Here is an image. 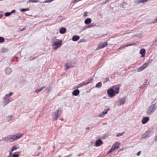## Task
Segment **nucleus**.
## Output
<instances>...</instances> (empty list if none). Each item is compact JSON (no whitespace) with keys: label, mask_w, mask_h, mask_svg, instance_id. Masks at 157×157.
I'll return each mask as SVG.
<instances>
[{"label":"nucleus","mask_w":157,"mask_h":157,"mask_svg":"<svg viewBox=\"0 0 157 157\" xmlns=\"http://www.w3.org/2000/svg\"><path fill=\"white\" fill-rule=\"evenodd\" d=\"M23 135L21 133H18L14 135L9 136L3 138V140L6 142H12L20 138Z\"/></svg>","instance_id":"f257e3e1"},{"label":"nucleus","mask_w":157,"mask_h":157,"mask_svg":"<svg viewBox=\"0 0 157 157\" xmlns=\"http://www.w3.org/2000/svg\"><path fill=\"white\" fill-rule=\"evenodd\" d=\"M13 93L11 92L8 94H6L4 97V100L3 102V106H5L9 103L12 101L11 96L13 95Z\"/></svg>","instance_id":"f03ea898"},{"label":"nucleus","mask_w":157,"mask_h":157,"mask_svg":"<svg viewBox=\"0 0 157 157\" xmlns=\"http://www.w3.org/2000/svg\"><path fill=\"white\" fill-rule=\"evenodd\" d=\"M157 106L156 105L155 103L150 105L147 109L146 113L148 115H151L155 111Z\"/></svg>","instance_id":"7ed1b4c3"},{"label":"nucleus","mask_w":157,"mask_h":157,"mask_svg":"<svg viewBox=\"0 0 157 157\" xmlns=\"http://www.w3.org/2000/svg\"><path fill=\"white\" fill-rule=\"evenodd\" d=\"M62 44V40H59L58 39L54 40L53 41L52 43L53 46H55L53 47L54 49H57L59 47H60Z\"/></svg>","instance_id":"20e7f679"},{"label":"nucleus","mask_w":157,"mask_h":157,"mask_svg":"<svg viewBox=\"0 0 157 157\" xmlns=\"http://www.w3.org/2000/svg\"><path fill=\"white\" fill-rule=\"evenodd\" d=\"M62 112V110L60 108H58L52 115L53 119L55 120H57L59 116L61 114Z\"/></svg>","instance_id":"39448f33"},{"label":"nucleus","mask_w":157,"mask_h":157,"mask_svg":"<svg viewBox=\"0 0 157 157\" xmlns=\"http://www.w3.org/2000/svg\"><path fill=\"white\" fill-rule=\"evenodd\" d=\"M152 61V60H149L147 63H144V64L141 65L140 67L137 70V72H139L143 70Z\"/></svg>","instance_id":"423d86ee"},{"label":"nucleus","mask_w":157,"mask_h":157,"mask_svg":"<svg viewBox=\"0 0 157 157\" xmlns=\"http://www.w3.org/2000/svg\"><path fill=\"white\" fill-rule=\"evenodd\" d=\"M107 93L110 98H113L115 95V92L113 88L109 89L107 90Z\"/></svg>","instance_id":"0eeeda50"},{"label":"nucleus","mask_w":157,"mask_h":157,"mask_svg":"<svg viewBox=\"0 0 157 157\" xmlns=\"http://www.w3.org/2000/svg\"><path fill=\"white\" fill-rule=\"evenodd\" d=\"M107 45V41L105 42L100 43L97 48L96 50H98L99 49L103 48L105 47Z\"/></svg>","instance_id":"6e6552de"},{"label":"nucleus","mask_w":157,"mask_h":157,"mask_svg":"<svg viewBox=\"0 0 157 157\" xmlns=\"http://www.w3.org/2000/svg\"><path fill=\"white\" fill-rule=\"evenodd\" d=\"M121 86V85L119 84L113 86L112 88L114 90L115 94H118L119 93L120 87Z\"/></svg>","instance_id":"1a4fd4ad"},{"label":"nucleus","mask_w":157,"mask_h":157,"mask_svg":"<svg viewBox=\"0 0 157 157\" xmlns=\"http://www.w3.org/2000/svg\"><path fill=\"white\" fill-rule=\"evenodd\" d=\"M125 98H121V100H118V101H117L116 103V104L118 106H120L122 104H124L125 103Z\"/></svg>","instance_id":"9d476101"},{"label":"nucleus","mask_w":157,"mask_h":157,"mask_svg":"<svg viewBox=\"0 0 157 157\" xmlns=\"http://www.w3.org/2000/svg\"><path fill=\"white\" fill-rule=\"evenodd\" d=\"M65 70H67L69 68L73 67V66L71 65V63L70 61H68L67 63H65L64 65Z\"/></svg>","instance_id":"9b49d317"},{"label":"nucleus","mask_w":157,"mask_h":157,"mask_svg":"<svg viewBox=\"0 0 157 157\" xmlns=\"http://www.w3.org/2000/svg\"><path fill=\"white\" fill-rule=\"evenodd\" d=\"M103 143L102 141L100 139L96 141L95 143V146L98 147L100 146Z\"/></svg>","instance_id":"f8f14e48"},{"label":"nucleus","mask_w":157,"mask_h":157,"mask_svg":"<svg viewBox=\"0 0 157 157\" xmlns=\"http://www.w3.org/2000/svg\"><path fill=\"white\" fill-rule=\"evenodd\" d=\"M120 144V143L118 142H116L113 145L112 147H113V148H114L115 150L116 149L119 148V146Z\"/></svg>","instance_id":"ddd939ff"},{"label":"nucleus","mask_w":157,"mask_h":157,"mask_svg":"<svg viewBox=\"0 0 157 157\" xmlns=\"http://www.w3.org/2000/svg\"><path fill=\"white\" fill-rule=\"evenodd\" d=\"M149 120V118L148 117H144L142 120V123L143 124H144L147 123Z\"/></svg>","instance_id":"4468645a"},{"label":"nucleus","mask_w":157,"mask_h":157,"mask_svg":"<svg viewBox=\"0 0 157 157\" xmlns=\"http://www.w3.org/2000/svg\"><path fill=\"white\" fill-rule=\"evenodd\" d=\"M149 0H137L135 1V3L136 4H139L140 3H144L148 1Z\"/></svg>","instance_id":"2eb2a0df"},{"label":"nucleus","mask_w":157,"mask_h":157,"mask_svg":"<svg viewBox=\"0 0 157 157\" xmlns=\"http://www.w3.org/2000/svg\"><path fill=\"white\" fill-rule=\"evenodd\" d=\"M79 90L78 89H76L73 91L72 94L73 95L76 96L79 94Z\"/></svg>","instance_id":"dca6fc26"},{"label":"nucleus","mask_w":157,"mask_h":157,"mask_svg":"<svg viewBox=\"0 0 157 157\" xmlns=\"http://www.w3.org/2000/svg\"><path fill=\"white\" fill-rule=\"evenodd\" d=\"M140 53L141 54V57H143L144 56L145 54V50L144 48L141 49L140 51Z\"/></svg>","instance_id":"f3484780"},{"label":"nucleus","mask_w":157,"mask_h":157,"mask_svg":"<svg viewBox=\"0 0 157 157\" xmlns=\"http://www.w3.org/2000/svg\"><path fill=\"white\" fill-rule=\"evenodd\" d=\"M66 29L64 27L61 28L59 31V32L61 34H64L66 32Z\"/></svg>","instance_id":"a211bd4d"},{"label":"nucleus","mask_w":157,"mask_h":157,"mask_svg":"<svg viewBox=\"0 0 157 157\" xmlns=\"http://www.w3.org/2000/svg\"><path fill=\"white\" fill-rule=\"evenodd\" d=\"M79 38V36H74L73 37L72 40L74 41H76L78 40Z\"/></svg>","instance_id":"6ab92c4d"},{"label":"nucleus","mask_w":157,"mask_h":157,"mask_svg":"<svg viewBox=\"0 0 157 157\" xmlns=\"http://www.w3.org/2000/svg\"><path fill=\"white\" fill-rule=\"evenodd\" d=\"M11 72V69L10 68H7L5 70V72L7 74H10Z\"/></svg>","instance_id":"aec40b11"},{"label":"nucleus","mask_w":157,"mask_h":157,"mask_svg":"<svg viewBox=\"0 0 157 157\" xmlns=\"http://www.w3.org/2000/svg\"><path fill=\"white\" fill-rule=\"evenodd\" d=\"M91 22V19L90 18H89L86 19L84 22L85 24L88 25Z\"/></svg>","instance_id":"412c9836"},{"label":"nucleus","mask_w":157,"mask_h":157,"mask_svg":"<svg viewBox=\"0 0 157 157\" xmlns=\"http://www.w3.org/2000/svg\"><path fill=\"white\" fill-rule=\"evenodd\" d=\"M93 80V79L92 78H90L89 79L87 82H84L85 84L86 85L90 83Z\"/></svg>","instance_id":"4be33fe9"},{"label":"nucleus","mask_w":157,"mask_h":157,"mask_svg":"<svg viewBox=\"0 0 157 157\" xmlns=\"http://www.w3.org/2000/svg\"><path fill=\"white\" fill-rule=\"evenodd\" d=\"M150 136V134L149 133L147 134H145L144 136L143 137H141V139H145L147 138H149Z\"/></svg>","instance_id":"5701e85b"},{"label":"nucleus","mask_w":157,"mask_h":157,"mask_svg":"<svg viewBox=\"0 0 157 157\" xmlns=\"http://www.w3.org/2000/svg\"><path fill=\"white\" fill-rule=\"evenodd\" d=\"M102 84L101 82H98L96 85L95 87L97 88H100Z\"/></svg>","instance_id":"b1692460"},{"label":"nucleus","mask_w":157,"mask_h":157,"mask_svg":"<svg viewBox=\"0 0 157 157\" xmlns=\"http://www.w3.org/2000/svg\"><path fill=\"white\" fill-rule=\"evenodd\" d=\"M44 88V87H43L39 89H36L35 90V92L36 93H38L39 92H40Z\"/></svg>","instance_id":"393cba45"},{"label":"nucleus","mask_w":157,"mask_h":157,"mask_svg":"<svg viewBox=\"0 0 157 157\" xmlns=\"http://www.w3.org/2000/svg\"><path fill=\"white\" fill-rule=\"evenodd\" d=\"M84 85H86V84H85L84 82H83L82 83H80L79 84H78L77 88L81 87Z\"/></svg>","instance_id":"a878e982"},{"label":"nucleus","mask_w":157,"mask_h":157,"mask_svg":"<svg viewBox=\"0 0 157 157\" xmlns=\"http://www.w3.org/2000/svg\"><path fill=\"white\" fill-rule=\"evenodd\" d=\"M39 2V1L38 0H29L28 1H27V3H28L29 2Z\"/></svg>","instance_id":"bb28decb"},{"label":"nucleus","mask_w":157,"mask_h":157,"mask_svg":"<svg viewBox=\"0 0 157 157\" xmlns=\"http://www.w3.org/2000/svg\"><path fill=\"white\" fill-rule=\"evenodd\" d=\"M109 110V109H105L104 111L102 112V113L105 115L106 114L108 111Z\"/></svg>","instance_id":"cd10ccee"},{"label":"nucleus","mask_w":157,"mask_h":157,"mask_svg":"<svg viewBox=\"0 0 157 157\" xmlns=\"http://www.w3.org/2000/svg\"><path fill=\"white\" fill-rule=\"evenodd\" d=\"M114 150H115L114 148H113V147H111V148L109 150V151L108 153L107 154H108L109 153L112 152V151H113Z\"/></svg>","instance_id":"c85d7f7f"},{"label":"nucleus","mask_w":157,"mask_h":157,"mask_svg":"<svg viewBox=\"0 0 157 157\" xmlns=\"http://www.w3.org/2000/svg\"><path fill=\"white\" fill-rule=\"evenodd\" d=\"M17 147L15 146H13L12 147L11 150L12 151H13L14 150H16L17 149Z\"/></svg>","instance_id":"c756f323"},{"label":"nucleus","mask_w":157,"mask_h":157,"mask_svg":"<svg viewBox=\"0 0 157 157\" xmlns=\"http://www.w3.org/2000/svg\"><path fill=\"white\" fill-rule=\"evenodd\" d=\"M51 87L50 86H49L46 88L45 91L47 92H48L50 91V90L51 89Z\"/></svg>","instance_id":"7c9ffc66"},{"label":"nucleus","mask_w":157,"mask_h":157,"mask_svg":"<svg viewBox=\"0 0 157 157\" xmlns=\"http://www.w3.org/2000/svg\"><path fill=\"white\" fill-rule=\"evenodd\" d=\"M4 40H5L3 37L0 36V43L3 42Z\"/></svg>","instance_id":"2f4dec72"},{"label":"nucleus","mask_w":157,"mask_h":157,"mask_svg":"<svg viewBox=\"0 0 157 157\" xmlns=\"http://www.w3.org/2000/svg\"><path fill=\"white\" fill-rule=\"evenodd\" d=\"M12 116H9L7 117V120L8 121H10L12 118Z\"/></svg>","instance_id":"473e14b6"},{"label":"nucleus","mask_w":157,"mask_h":157,"mask_svg":"<svg viewBox=\"0 0 157 157\" xmlns=\"http://www.w3.org/2000/svg\"><path fill=\"white\" fill-rule=\"evenodd\" d=\"M124 133V132L122 133H119L116 135V136L119 137V136H122Z\"/></svg>","instance_id":"72a5a7b5"},{"label":"nucleus","mask_w":157,"mask_h":157,"mask_svg":"<svg viewBox=\"0 0 157 157\" xmlns=\"http://www.w3.org/2000/svg\"><path fill=\"white\" fill-rule=\"evenodd\" d=\"M29 10V9L28 8H26V9H22L21 10V12L28 11Z\"/></svg>","instance_id":"f704fd0d"},{"label":"nucleus","mask_w":157,"mask_h":157,"mask_svg":"<svg viewBox=\"0 0 157 157\" xmlns=\"http://www.w3.org/2000/svg\"><path fill=\"white\" fill-rule=\"evenodd\" d=\"M137 44L136 42H134L132 43L129 44H128V46H131L132 45H135L136 44Z\"/></svg>","instance_id":"c9c22d12"},{"label":"nucleus","mask_w":157,"mask_h":157,"mask_svg":"<svg viewBox=\"0 0 157 157\" xmlns=\"http://www.w3.org/2000/svg\"><path fill=\"white\" fill-rule=\"evenodd\" d=\"M11 14L10 12H6L5 14V15L6 17L9 16Z\"/></svg>","instance_id":"e433bc0d"},{"label":"nucleus","mask_w":157,"mask_h":157,"mask_svg":"<svg viewBox=\"0 0 157 157\" xmlns=\"http://www.w3.org/2000/svg\"><path fill=\"white\" fill-rule=\"evenodd\" d=\"M54 0H47L46 1H45L44 2V3H49L50 2L52 1H54Z\"/></svg>","instance_id":"4c0bfd02"},{"label":"nucleus","mask_w":157,"mask_h":157,"mask_svg":"<svg viewBox=\"0 0 157 157\" xmlns=\"http://www.w3.org/2000/svg\"><path fill=\"white\" fill-rule=\"evenodd\" d=\"M78 2V0H72L71 2L75 4Z\"/></svg>","instance_id":"58836bf2"},{"label":"nucleus","mask_w":157,"mask_h":157,"mask_svg":"<svg viewBox=\"0 0 157 157\" xmlns=\"http://www.w3.org/2000/svg\"><path fill=\"white\" fill-rule=\"evenodd\" d=\"M104 115L102 113L99 115L98 117H103L104 116Z\"/></svg>","instance_id":"ea45409f"},{"label":"nucleus","mask_w":157,"mask_h":157,"mask_svg":"<svg viewBox=\"0 0 157 157\" xmlns=\"http://www.w3.org/2000/svg\"><path fill=\"white\" fill-rule=\"evenodd\" d=\"M95 26V25H93V24H91V25H89L87 27V28H90V27H93L94 26Z\"/></svg>","instance_id":"a19ab883"},{"label":"nucleus","mask_w":157,"mask_h":157,"mask_svg":"<svg viewBox=\"0 0 157 157\" xmlns=\"http://www.w3.org/2000/svg\"><path fill=\"white\" fill-rule=\"evenodd\" d=\"M19 155L18 154H15L13 155L12 157H18Z\"/></svg>","instance_id":"79ce46f5"},{"label":"nucleus","mask_w":157,"mask_h":157,"mask_svg":"<svg viewBox=\"0 0 157 157\" xmlns=\"http://www.w3.org/2000/svg\"><path fill=\"white\" fill-rule=\"evenodd\" d=\"M87 12H85L84 13L83 17H86L87 16Z\"/></svg>","instance_id":"37998d69"},{"label":"nucleus","mask_w":157,"mask_h":157,"mask_svg":"<svg viewBox=\"0 0 157 157\" xmlns=\"http://www.w3.org/2000/svg\"><path fill=\"white\" fill-rule=\"evenodd\" d=\"M146 82H145V83L142 86H140V88L141 89V88H143V87L145 86V85H146Z\"/></svg>","instance_id":"c03bdc74"},{"label":"nucleus","mask_w":157,"mask_h":157,"mask_svg":"<svg viewBox=\"0 0 157 157\" xmlns=\"http://www.w3.org/2000/svg\"><path fill=\"white\" fill-rule=\"evenodd\" d=\"M13 151H12V150H11L10 151V155H9V156H11V155H12V152Z\"/></svg>","instance_id":"a18cd8bd"},{"label":"nucleus","mask_w":157,"mask_h":157,"mask_svg":"<svg viewBox=\"0 0 157 157\" xmlns=\"http://www.w3.org/2000/svg\"><path fill=\"white\" fill-rule=\"evenodd\" d=\"M157 22V17L155 18V20L154 21L153 23H156Z\"/></svg>","instance_id":"49530a36"},{"label":"nucleus","mask_w":157,"mask_h":157,"mask_svg":"<svg viewBox=\"0 0 157 157\" xmlns=\"http://www.w3.org/2000/svg\"><path fill=\"white\" fill-rule=\"evenodd\" d=\"M141 151H139L137 153V155L138 156H139L140 155V154H141Z\"/></svg>","instance_id":"de8ad7c7"},{"label":"nucleus","mask_w":157,"mask_h":157,"mask_svg":"<svg viewBox=\"0 0 157 157\" xmlns=\"http://www.w3.org/2000/svg\"><path fill=\"white\" fill-rule=\"evenodd\" d=\"M128 44L125 45L123 47H122L121 48H125V47H128Z\"/></svg>","instance_id":"09e8293b"},{"label":"nucleus","mask_w":157,"mask_h":157,"mask_svg":"<svg viewBox=\"0 0 157 157\" xmlns=\"http://www.w3.org/2000/svg\"><path fill=\"white\" fill-rule=\"evenodd\" d=\"M15 12V10H12L11 12H10V14H11L12 13H14Z\"/></svg>","instance_id":"8fccbe9b"},{"label":"nucleus","mask_w":157,"mask_h":157,"mask_svg":"<svg viewBox=\"0 0 157 157\" xmlns=\"http://www.w3.org/2000/svg\"><path fill=\"white\" fill-rule=\"evenodd\" d=\"M3 16V14H0V18Z\"/></svg>","instance_id":"3c124183"},{"label":"nucleus","mask_w":157,"mask_h":157,"mask_svg":"<svg viewBox=\"0 0 157 157\" xmlns=\"http://www.w3.org/2000/svg\"><path fill=\"white\" fill-rule=\"evenodd\" d=\"M106 81H105L104 82H106L109 80L108 78H106Z\"/></svg>","instance_id":"603ef678"},{"label":"nucleus","mask_w":157,"mask_h":157,"mask_svg":"<svg viewBox=\"0 0 157 157\" xmlns=\"http://www.w3.org/2000/svg\"><path fill=\"white\" fill-rule=\"evenodd\" d=\"M24 29H25V28H24V29H21V31H23V30H24Z\"/></svg>","instance_id":"864d4df0"},{"label":"nucleus","mask_w":157,"mask_h":157,"mask_svg":"<svg viewBox=\"0 0 157 157\" xmlns=\"http://www.w3.org/2000/svg\"><path fill=\"white\" fill-rule=\"evenodd\" d=\"M155 141H157V139H155Z\"/></svg>","instance_id":"5fc2aeb1"},{"label":"nucleus","mask_w":157,"mask_h":157,"mask_svg":"<svg viewBox=\"0 0 157 157\" xmlns=\"http://www.w3.org/2000/svg\"><path fill=\"white\" fill-rule=\"evenodd\" d=\"M90 129L89 128H88V129Z\"/></svg>","instance_id":"6e6d98bb"},{"label":"nucleus","mask_w":157,"mask_h":157,"mask_svg":"<svg viewBox=\"0 0 157 157\" xmlns=\"http://www.w3.org/2000/svg\"><path fill=\"white\" fill-rule=\"evenodd\" d=\"M59 157H61L60 156V155H59Z\"/></svg>","instance_id":"4d7b16f0"},{"label":"nucleus","mask_w":157,"mask_h":157,"mask_svg":"<svg viewBox=\"0 0 157 157\" xmlns=\"http://www.w3.org/2000/svg\"><path fill=\"white\" fill-rule=\"evenodd\" d=\"M61 120L62 121H63V119H62Z\"/></svg>","instance_id":"13d9d810"}]
</instances>
